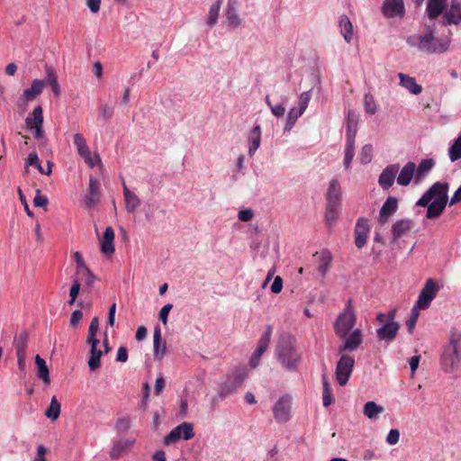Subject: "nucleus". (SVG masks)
Listing matches in <instances>:
<instances>
[{
    "label": "nucleus",
    "mask_w": 461,
    "mask_h": 461,
    "mask_svg": "<svg viewBox=\"0 0 461 461\" xmlns=\"http://www.w3.org/2000/svg\"><path fill=\"white\" fill-rule=\"evenodd\" d=\"M448 156L451 162H455L461 158V141L456 139L448 149Z\"/></svg>",
    "instance_id": "de8ad7c7"
},
{
    "label": "nucleus",
    "mask_w": 461,
    "mask_h": 461,
    "mask_svg": "<svg viewBox=\"0 0 461 461\" xmlns=\"http://www.w3.org/2000/svg\"><path fill=\"white\" fill-rule=\"evenodd\" d=\"M99 328V320L97 317H94L90 322L89 328H88V335L86 341H95L99 340L96 339V333Z\"/></svg>",
    "instance_id": "3c124183"
},
{
    "label": "nucleus",
    "mask_w": 461,
    "mask_h": 461,
    "mask_svg": "<svg viewBox=\"0 0 461 461\" xmlns=\"http://www.w3.org/2000/svg\"><path fill=\"white\" fill-rule=\"evenodd\" d=\"M45 84H49L51 86L52 92L56 96H59L60 94L59 85L57 79L56 73L53 68L47 67L46 68V78Z\"/></svg>",
    "instance_id": "ea45409f"
},
{
    "label": "nucleus",
    "mask_w": 461,
    "mask_h": 461,
    "mask_svg": "<svg viewBox=\"0 0 461 461\" xmlns=\"http://www.w3.org/2000/svg\"><path fill=\"white\" fill-rule=\"evenodd\" d=\"M365 111L369 114L376 113V104L372 95H366L364 97Z\"/></svg>",
    "instance_id": "4d7b16f0"
},
{
    "label": "nucleus",
    "mask_w": 461,
    "mask_h": 461,
    "mask_svg": "<svg viewBox=\"0 0 461 461\" xmlns=\"http://www.w3.org/2000/svg\"><path fill=\"white\" fill-rule=\"evenodd\" d=\"M382 325L376 330V337L379 340L384 341L386 344L392 343L400 330L399 322H380Z\"/></svg>",
    "instance_id": "f8f14e48"
},
{
    "label": "nucleus",
    "mask_w": 461,
    "mask_h": 461,
    "mask_svg": "<svg viewBox=\"0 0 461 461\" xmlns=\"http://www.w3.org/2000/svg\"><path fill=\"white\" fill-rule=\"evenodd\" d=\"M356 324V315L348 307L342 313L339 315L335 323L334 330L339 338L347 337Z\"/></svg>",
    "instance_id": "0eeeda50"
},
{
    "label": "nucleus",
    "mask_w": 461,
    "mask_h": 461,
    "mask_svg": "<svg viewBox=\"0 0 461 461\" xmlns=\"http://www.w3.org/2000/svg\"><path fill=\"white\" fill-rule=\"evenodd\" d=\"M459 342L460 336L452 335L449 339L448 347L443 352L441 363L446 372L454 371L461 360Z\"/></svg>",
    "instance_id": "20e7f679"
},
{
    "label": "nucleus",
    "mask_w": 461,
    "mask_h": 461,
    "mask_svg": "<svg viewBox=\"0 0 461 461\" xmlns=\"http://www.w3.org/2000/svg\"><path fill=\"white\" fill-rule=\"evenodd\" d=\"M400 432L397 429H390L387 437L386 443L393 446L395 445L399 441Z\"/></svg>",
    "instance_id": "052dcab7"
},
{
    "label": "nucleus",
    "mask_w": 461,
    "mask_h": 461,
    "mask_svg": "<svg viewBox=\"0 0 461 461\" xmlns=\"http://www.w3.org/2000/svg\"><path fill=\"white\" fill-rule=\"evenodd\" d=\"M319 258H320V261L321 262V264L330 265L331 260H332V256L329 249H324L321 251Z\"/></svg>",
    "instance_id": "774afa93"
},
{
    "label": "nucleus",
    "mask_w": 461,
    "mask_h": 461,
    "mask_svg": "<svg viewBox=\"0 0 461 461\" xmlns=\"http://www.w3.org/2000/svg\"><path fill=\"white\" fill-rule=\"evenodd\" d=\"M335 402L330 384L325 375H322V403L329 407Z\"/></svg>",
    "instance_id": "58836bf2"
},
{
    "label": "nucleus",
    "mask_w": 461,
    "mask_h": 461,
    "mask_svg": "<svg viewBox=\"0 0 461 461\" xmlns=\"http://www.w3.org/2000/svg\"><path fill=\"white\" fill-rule=\"evenodd\" d=\"M447 7V0H427L425 15L429 21L443 16Z\"/></svg>",
    "instance_id": "2eb2a0df"
},
{
    "label": "nucleus",
    "mask_w": 461,
    "mask_h": 461,
    "mask_svg": "<svg viewBox=\"0 0 461 461\" xmlns=\"http://www.w3.org/2000/svg\"><path fill=\"white\" fill-rule=\"evenodd\" d=\"M447 182H435L416 202V206L426 207V218L436 220L444 212L448 203Z\"/></svg>",
    "instance_id": "f257e3e1"
},
{
    "label": "nucleus",
    "mask_w": 461,
    "mask_h": 461,
    "mask_svg": "<svg viewBox=\"0 0 461 461\" xmlns=\"http://www.w3.org/2000/svg\"><path fill=\"white\" fill-rule=\"evenodd\" d=\"M35 365L37 366L38 378L42 380L45 384H49L50 383V378L46 361L40 355H36Z\"/></svg>",
    "instance_id": "c9c22d12"
},
{
    "label": "nucleus",
    "mask_w": 461,
    "mask_h": 461,
    "mask_svg": "<svg viewBox=\"0 0 461 461\" xmlns=\"http://www.w3.org/2000/svg\"><path fill=\"white\" fill-rule=\"evenodd\" d=\"M135 440L129 438L114 439L112 443V447L109 456L112 459H118L125 455L129 449L133 446Z\"/></svg>",
    "instance_id": "aec40b11"
},
{
    "label": "nucleus",
    "mask_w": 461,
    "mask_h": 461,
    "mask_svg": "<svg viewBox=\"0 0 461 461\" xmlns=\"http://www.w3.org/2000/svg\"><path fill=\"white\" fill-rule=\"evenodd\" d=\"M398 209V199L394 196H388L383 203L378 216L380 225L385 224Z\"/></svg>",
    "instance_id": "a211bd4d"
},
{
    "label": "nucleus",
    "mask_w": 461,
    "mask_h": 461,
    "mask_svg": "<svg viewBox=\"0 0 461 461\" xmlns=\"http://www.w3.org/2000/svg\"><path fill=\"white\" fill-rule=\"evenodd\" d=\"M114 230L109 226L105 229L103 238L100 240V250L101 252L106 256H112L115 251L114 247Z\"/></svg>",
    "instance_id": "4be33fe9"
},
{
    "label": "nucleus",
    "mask_w": 461,
    "mask_h": 461,
    "mask_svg": "<svg viewBox=\"0 0 461 461\" xmlns=\"http://www.w3.org/2000/svg\"><path fill=\"white\" fill-rule=\"evenodd\" d=\"M347 130H346V141H355L357 132L358 117L355 112L349 110L346 118Z\"/></svg>",
    "instance_id": "c756f323"
},
{
    "label": "nucleus",
    "mask_w": 461,
    "mask_h": 461,
    "mask_svg": "<svg viewBox=\"0 0 461 461\" xmlns=\"http://www.w3.org/2000/svg\"><path fill=\"white\" fill-rule=\"evenodd\" d=\"M29 334L26 330H22L19 334L14 336V347L16 354H26L28 347Z\"/></svg>",
    "instance_id": "e433bc0d"
},
{
    "label": "nucleus",
    "mask_w": 461,
    "mask_h": 461,
    "mask_svg": "<svg viewBox=\"0 0 461 461\" xmlns=\"http://www.w3.org/2000/svg\"><path fill=\"white\" fill-rule=\"evenodd\" d=\"M419 310L420 309L416 305H414L411 311L410 317L406 321L405 324H406L407 330H408L409 334L413 333V330L415 329V326H416V323H417V321H418V318L420 315Z\"/></svg>",
    "instance_id": "49530a36"
},
{
    "label": "nucleus",
    "mask_w": 461,
    "mask_h": 461,
    "mask_svg": "<svg viewBox=\"0 0 461 461\" xmlns=\"http://www.w3.org/2000/svg\"><path fill=\"white\" fill-rule=\"evenodd\" d=\"M172 308L173 304L167 303L159 311L158 319L164 325L167 322V317Z\"/></svg>",
    "instance_id": "bf43d9fd"
},
{
    "label": "nucleus",
    "mask_w": 461,
    "mask_h": 461,
    "mask_svg": "<svg viewBox=\"0 0 461 461\" xmlns=\"http://www.w3.org/2000/svg\"><path fill=\"white\" fill-rule=\"evenodd\" d=\"M439 290L440 286L438 282L432 278H429L421 289L415 305L420 310L428 309Z\"/></svg>",
    "instance_id": "423d86ee"
},
{
    "label": "nucleus",
    "mask_w": 461,
    "mask_h": 461,
    "mask_svg": "<svg viewBox=\"0 0 461 461\" xmlns=\"http://www.w3.org/2000/svg\"><path fill=\"white\" fill-rule=\"evenodd\" d=\"M311 97H312V91L309 90V91H305V92H303L300 96H299V104H298V109L301 110V113H304L308 104H309V102L311 100Z\"/></svg>",
    "instance_id": "5fc2aeb1"
},
{
    "label": "nucleus",
    "mask_w": 461,
    "mask_h": 461,
    "mask_svg": "<svg viewBox=\"0 0 461 461\" xmlns=\"http://www.w3.org/2000/svg\"><path fill=\"white\" fill-rule=\"evenodd\" d=\"M435 164L436 162L433 158L421 159V161L420 162L418 167H416L415 169L414 183L416 185L420 184L433 169Z\"/></svg>",
    "instance_id": "bb28decb"
},
{
    "label": "nucleus",
    "mask_w": 461,
    "mask_h": 461,
    "mask_svg": "<svg viewBox=\"0 0 461 461\" xmlns=\"http://www.w3.org/2000/svg\"><path fill=\"white\" fill-rule=\"evenodd\" d=\"M194 426L189 422H183L174 428L165 438L163 443L171 445L179 439L189 440L194 437Z\"/></svg>",
    "instance_id": "1a4fd4ad"
},
{
    "label": "nucleus",
    "mask_w": 461,
    "mask_h": 461,
    "mask_svg": "<svg viewBox=\"0 0 461 461\" xmlns=\"http://www.w3.org/2000/svg\"><path fill=\"white\" fill-rule=\"evenodd\" d=\"M222 0L216 1L211 5L208 13L207 25L212 27L217 23Z\"/></svg>",
    "instance_id": "79ce46f5"
},
{
    "label": "nucleus",
    "mask_w": 461,
    "mask_h": 461,
    "mask_svg": "<svg viewBox=\"0 0 461 461\" xmlns=\"http://www.w3.org/2000/svg\"><path fill=\"white\" fill-rule=\"evenodd\" d=\"M397 310L395 308L391 309L388 312H379L376 316V321L378 322H397L395 321Z\"/></svg>",
    "instance_id": "603ef678"
},
{
    "label": "nucleus",
    "mask_w": 461,
    "mask_h": 461,
    "mask_svg": "<svg viewBox=\"0 0 461 461\" xmlns=\"http://www.w3.org/2000/svg\"><path fill=\"white\" fill-rule=\"evenodd\" d=\"M142 391H143V396L140 401V406L143 408H146V406L148 404V400H149V394H150V387L147 382L142 384Z\"/></svg>",
    "instance_id": "e2e57ef3"
},
{
    "label": "nucleus",
    "mask_w": 461,
    "mask_h": 461,
    "mask_svg": "<svg viewBox=\"0 0 461 461\" xmlns=\"http://www.w3.org/2000/svg\"><path fill=\"white\" fill-rule=\"evenodd\" d=\"M399 169L400 164L398 163L390 164L383 169L378 177V185L383 190H388L393 186Z\"/></svg>",
    "instance_id": "4468645a"
},
{
    "label": "nucleus",
    "mask_w": 461,
    "mask_h": 461,
    "mask_svg": "<svg viewBox=\"0 0 461 461\" xmlns=\"http://www.w3.org/2000/svg\"><path fill=\"white\" fill-rule=\"evenodd\" d=\"M73 142L76 146L78 154L85 159V161L91 167H95V163L91 158V152L86 144L84 136L81 133H76L73 137Z\"/></svg>",
    "instance_id": "5701e85b"
},
{
    "label": "nucleus",
    "mask_w": 461,
    "mask_h": 461,
    "mask_svg": "<svg viewBox=\"0 0 461 461\" xmlns=\"http://www.w3.org/2000/svg\"><path fill=\"white\" fill-rule=\"evenodd\" d=\"M83 312L81 310H76L72 312L69 320V324L72 327H76L79 324L80 321L82 320Z\"/></svg>",
    "instance_id": "69168bd1"
},
{
    "label": "nucleus",
    "mask_w": 461,
    "mask_h": 461,
    "mask_svg": "<svg viewBox=\"0 0 461 461\" xmlns=\"http://www.w3.org/2000/svg\"><path fill=\"white\" fill-rule=\"evenodd\" d=\"M131 427V420L128 417L120 418L116 420L114 429L119 432H126Z\"/></svg>",
    "instance_id": "6e6d98bb"
},
{
    "label": "nucleus",
    "mask_w": 461,
    "mask_h": 461,
    "mask_svg": "<svg viewBox=\"0 0 461 461\" xmlns=\"http://www.w3.org/2000/svg\"><path fill=\"white\" fill-rule=\"evenodd\" d=\"M43 110L41 105L34 107L33 111L28 114L25 119L27 129L32 130L33 127L43 125Z\"/></svg>",
    "instance_id": "2f4dec72"
},
{
    "label": "nucleus",
    "mask_w": 461,
    "mask_h": 461,
    "mask_svg": "<svg viewBox=\"0 0 461 461\" xmlns=\"http://www.w3.org/2000/svg\"><path fill=\"white\" fill-rule=\"evenodd\" d=\"M254 216V212L251 209L248 208V209H243V210H240L238 213V218L240 221H244V222H247V221H249L252 220Z\"/></svg>",
    "instance_id": "680f3d73"
},
{
    "label": "nucleus",
    "mask_w": 461,
    "mask_h": 461,
    "mask_svg": "<svg viewBox=\"0 0 461 461\" xmlns=\"http://www.w3.org/2000/svg\"><path fill=\"white\" fill-rule=\"evenodd\" d=\"M45 85V81L41 79H34L30 88L23 90V96L27 101H32L41 95Z\"/></svg>",
    "instance_id": "f704fd0d"
},
{
    "label": "nucleus",
    "mask_w": 461,
    "mask_h": 461,
    "mask_svg": "<svg viewBox=\"0 0 461 461\" xmlns=\"http://www.w3.org/2000/svg\"><path fill=\"white\" fill-rule=\"evenodd\" d=\"M292 397L289 394L281 396L273 407V415L278 423H285L291 417Z\"/></svg>",
    "instance_id": "9d476101"
},
{
    "label": "nucleus",
    "mask_w": 461,
    "mask_h": 461,
    "mask_svg": "<svg viewBox=\"0 0 461 461\" xmlns=\"http://www.w3.org/2000/svg\"><path fill=\"white\" fill-rule=\"evenodd\" d=\"M123 196L125 201L126 211L130 213H133L140 204L139 197L131 192L123 182Z\"/></svg>",
    "instance_id": "7c9ffc66"
},
{
    "label": "nucleus",
    "mask_w": 461,
    "mask_h": 461,
    "mask_svg": "<svg viewBox=\"0 0 461 461\" xmlns=\"http://www.w3.org/2000/svg\"><path fill=\"white\" fill-rule=\"evenodd\" d=\"M113 115V109L108 104H102L99 108L98 119L106 122Z\"/></svg>",
    "instance_id": "864d4df0"
},
{
    "label": "nucleus",
    "mask_w": 461,
    "mask_h": 461,
    "mask_svg": "<svg viewBox=\"0 0 461 461\" xmlns=\"http://www.w3.org/2000/svg\"><path fill=\"white\" fill-rule=\"evenodd\" d=\"M247 373L244 369H239L227 375L226 380L220 384L218 395L224 399L234 393L244 383Z\"/></svg>",
    "instance_id": "39448f33"
},
{
    "label": "nucleus",
    "mask_w": 461,
    "mask_h": 461,
    "mask_svg": "<svg viewBox=\"0 0 461 461\" xmlns=\"http://www.w3.org/2000/svg\"><path fill=\"white\" fill-rule=\"evenodd\" d=\"M271 336H272V326L267 325L266 328V330L263 332V334L261 335V337L258 340L257 348H261L266 351L268 348V345H269V342L271 339Z\"/></svg>",
    "instance_id": "09e8293b"
},
{
    "label": "nucleus",
    "mask_w": 461,
    "mask_h": 461,
    "mask_svg": "<svg viewBox=\"0 0 461 461\" xmlns=\"http://www.w3.org/2000/svg\"><path fill=\"white\" fill-rule=\"evenodd\" d=\"M339 208L326 205L325 221L328 225L331 226L336 221Z\"/></svg>",
    "instance_id": "8fccbe9b"
},
{
    "label": "nucleus",
    "mask_w": 461,
    "mask_h": 461,
    "mask_svg": "<svg viewBox=\"0 0 461 461\" xmlns=\"http://www.w3.org/2000/svg\"><path fill=\"white\" fill-rule=\"evenodd\" d=\"M416 164L412 161L407 162L401 169L396 181L399 185L407 186L415 177Z\"/></svg>",
    "instance_id": "a878e982"
},
{
    "label": "nucleus",
    "mask_w": 461,
    "mask_h": 461,
    "mask_svg": "<svg viewBox=\"0 0 461 461\" xmlns=\"http://www.w3.org/2000/svg\"><path fill=\"white\" fill-rule=\"evenodd\" d=\"M373 158V146L366 144L362 147L359 153V161L362 165H366L371 162Z\"/></svg>",
    "instance_id": "a18cd8bd"
},
{
    "label": "nucleus",
    "mask_w": 461,
    "mask_h": 461,
    "mask_svg": "<svg viewBox=\"0 0 461 461\" xmlns=\"http://www.w3.org/2000/svg\"><path fill=\"white\" fill-rule=\"evenodd\" d=\"M270 111L276 117L279 118L285 115V107L283 104H276L270 105Z\"/></svg>",
    "instance_id": "0e129e2a"
},
{
    "label": "nucleus",
    "mask_w": 461,
    "mask_h": 461,
    "mask_svg": "<svg viewBox=\"0 0 461 461\" xmlns=\"http://www.w3.org/2000/svg\"><path fill=\"white\" fill-rule=\"evenodd\" d=\"M261 142V127L259 124H256L249 131L248 136L249 151V157H253L255 152L260 146Z\"/></svg>",
    "instance_id": "c85d7f7f"
},
{
    "label": "nucleus",
    "mask_w": 461,
    "mask_h": 461,
    "mask_svg": "<svg viewBox=\"0 0 461 461\" xmlns=\"http://www.w3.org/2000/svg\"><path fill=\"white\" fill-rule=\"evenodd\" d=\"M276 353L278 361L288 371H295L301 361V355L295 348V339L289 334H282L277 341Z\"/></svg>",
    "instance_id": "7ed1b4c3"
},
{
    "label": "nucleus",
    "mask_w": 461,
    "mask_h": 461,
    "mask_svg": "<svg viewBox=\"0 0 461 461\" xmlns=\"http://www.w3.org/2000/svg\"><path fill=\"white\" fill-rule=\"evenodd\" d=\"M167 343L161 336L159 325H157L153 333V355L156 359H162L166 354Z\"/></svg>",
    "instance_id": "393cba45"
},
{
    "label": "nucleus",
    "mask_w": 461,
    "mask_h": 461,
    "mask_svg": "<svg viewBox=\"0 0 461 461\" xmlns=\"http://www.w3.org/2000/svg\"><path fill=\"white\" fill-rule=\"evenodd\" d=\"M344 343L339 347V351L342 352H352L355 351L363 342V334L361 330L356 329L352 332H349L347 337L343 338Z\"/></svg>",
    "instance_id": "dca6fc26"
},
{
    "label": "nucleus",
    "mask_w": 461,
    "mask_h": 461,
    "mask_svg": "<svg viewBox=\"0 0 461 461\" xmlns=\"http://www.w3.org/2000/svg\"><path fill=\"white\" fill-rule=\"evenodd\" d=\"M303 114V113H301V110L297 107H293L290 109V111L287 113L285 125L284 128L285 131H290L293 127L294 126L297 119L301 117Z\"/></svg>",
    "instance_id": "37998d69"
},
{
    "label": "nucleus",
    "mask_w": 461,
    "mask_h": 461,
    "mask_svg": "<svg viewBox=\"0 0 461 461\" xmlns=\"http://www.w3.org/2000/svg\"><path fill=\"white\" fill-rule=\"evenodd\" d=\"M413 226V221L408 218L397 220L392 226V242H396L402 236L409 231Z\"/></svg>",
    "instance_id": "b1692460"
},
{
    "label": "nucleus",
    "mask_w": 461,
    "mask_h": 461,
    "mask_svg": "<svg viewBox=\"0 0 461 461\" xmlns=\"http://www.w3.org/2000/svg\"><path fill=\"white\" fill-rule=\"evenodd\" d=\"M240 4L237 0H228L224 9V17L228 26L232 30L238 29L242 24V19L239 14Z\"/></svg>",
    "instance_id": "9b49d317"
},
{
    "label": "nucleus",
    "mask_w": 461,
    "mask_h": 461,
    "mask_svg": "<svg viewBox=\"0 0 461 461\" xmlns=\"http://www.w3.org/2000/svg\"><path fill=\"white\" fill-rule=\"evenodd\" d=\"M100 198L101 193L99 190V182L95 177L90 176L89 192L83 198L86 207H95L100 202Z\"/></svg>",
    "instance_id": "6ab92c4d"
},
{
    "label": "nucleus",
    "mask_w": 461,
    "mask_h": 461,
    "mask_svg": "<svg viewBox=\"0 0 461 461\" xmlns=\"http://www.w3.org/2000/svg\"><path fill=\"white\" fill-rule=\"evenodd\" d=\"M344 167L346 169L351 168V162L355 156V141H346L345 145Z\"/></svg>",
    "instance_id": "c03bdc74"
},
{
    "label": "nucleus",
    "mask_w": 461,
    "mask_h": 461,
    "mask_svg": "<svg viewBox=\"0 0 461 461\" xmlns=\"http://www.w3.org/2000/svg\"><path fill=\"white\" fill-rule=\"evenodd\" d=\"M382 12L387 17H402L405 14L403 0H384Z\"/></svg>",
    "instance_id": "412c9836"
},
{
    "label": "nucleus",
    "mask_w": 461,
    "mask_h": 461,
    "mask_svg": "<svg viewBox=\"0 0 461 461\" xmlns=\"http://www.w3.org/2000/svg\"><path fill=\"white\" fill-rule=\"evenodd\" d=\"M341 186L339 181L333 178L329 183V187L326 193V205L340 207L341 204Z\"/></svg>",
    "instance_id": "f3484780"
},
{
    "label": "nucleus",
    "mask_w": 461,
    "mask_h": 461,
    "mask_svg": "<svg viewBox=\"0 0 461 461\" xmlns=\"http://www.w3.org/2000/svg\"><path fill=\"white\" fill-rule=\"evenodd\" d=\"M90 345V357L88 359V367L91 371H95L101 366V357L104 354L102 350L97 348L99 340L86 341Z\"/></svg>",
    "instance_id": "cd10ccee"
},
{
    "label": "nucleus",
    "mask_w": 461,
    "mask_h": 461,
    "mask_svg": "<svg viewBox=\"0 0 461 461\" xmlns=\"http://www.w3.org/2000/svg\"><path fill=\"white\" fill-rule=\"evenodd\" d=\"M383 411L384 408L372 401L366 402L363 409L364 414L370 420L376 418Z\"/></svg>",
    "instance_id": "a19ab883"
},
{
    "label": "nucleus",
    "mask_w": 461,
    "mask_h": 461,
    "mask_svg": "<svg viewBox=\"0 0 461 461\" xmlns=\"http://www.w3.org/2000/svg\"><path fill=\"white\" fill-rule=\"evenodd\" d=\"M355 365V359L348 355H342L337 362L335 375L339 385L344 386L348 382Z\"/></svg>",
    "instance_id": "6e6552de"
},
{
    "label": "nucleus",
    "mask_w": 461,
    "mask_h": 461,
    "mask_svg": "<svg viewBox=\"0 0 461 461\" xmlns=\"http://www.w3.org/2000/svg\"><path fill=\"white\" fill-rule=\"evenodd\" d=\"M339 25L344 40L348 43H350L353 39V25L351 21L346 14H342L339 18Z\"/></svg>",
    "instance_id": "473e14b6"
},
{
    "label": "nucleus",
    "mask_w": 461,
    "mask_h": 461,
    "mask_svg": "<svg viewBox=\"0 0 461 461\" xmlns=\"http://www.w3.org/2000/svg\"><path fill=\"white\" fill-rule=\"evenodd\" d=\"M283 288V279L277 276L275 277L274 282L271 285L270 290L273 294H279Z\"/></svg>",
    "instance_id": "338daca9"
},
{
    "label": "nucleus",
    "mask_w": 461,
    "mask_h": 461,
    "mask_svg": "<svg viewBox=\"0 0 461 461\" xmlns=\"http://www.w3.org/2000/svg\"><path fill=\"white\" fill-rule=\"evenodd\" d=\"M400 84L413 95H419L422 91L420 85L417 84L414 77L406 74L399 73Z\"/></svg>",
    "instance_id": "72a5a7b5"
},
{
    "label": "nucleus",
    "mask_w": 461,
    "mask_h": 461,
    "mask_svg": "<svg viewBox=\"0 0 461 461\" xmlns=\"http://www.w3.org/2000/svg\"><path fill=\"white\" fill-rule=\"evenodd\" d=\"M369 231L368 219L366 217L358 218L354 230V242L357 249H362L366 245Z\"/></svg>",
    "instance_id": "ddd939ff"
},
{
    "label": "nucleus",
    "mask_w": 461,
    "mask_h": 461,
    "mask_svg": "<svg viewBox=\"0 0 461 461\" xmlns=\"http://www.w3.org/2000/svg\"><path fill=\"white\" fill-rule=\"evenodd\" d=\"M61 404L54 395L50 400L49 407L45 411V416L50 420H56L60 414Z\"/></svg>",
    "instance_id": "4c0bfd02"
},
{
    "label": "nucleus",
    "mask_w": 461,
    "mask_h": 461,
    "mask_svg": "<svg viewBox=\"0 0 461 461\" xmlns=\"http://www.w3.org/2000/svg\"><path fill=\"white\" fill-rule=\"evenodd\" d=\"M433 25H428L423 35H411L407 39L411 47L417 48L427 54L444 53L450 46V39H439L435 36Z\"/></svg>",
    "instance_id": "f03ea898"
},
{
    "label": "nucleus",
    "mask_w": 461,
    "mask_h": 461,
    "mask_svg": "<svg viewBox=\"0 0 461 461\" xmlns=\"http://www.w3.org/2000/svg\"><path fill=\"white\" fill-rule=\"evenodd\" d=\"M265 350L257 348L255 351L252 353L250 359H249V366L252 368H255L258 366L261 356L264 354Z\"/></svg>",
    "instance_id": "13d9d810"
}]
</instances>
